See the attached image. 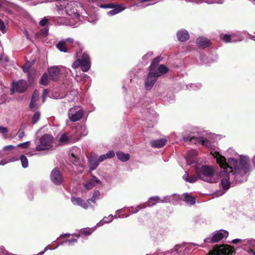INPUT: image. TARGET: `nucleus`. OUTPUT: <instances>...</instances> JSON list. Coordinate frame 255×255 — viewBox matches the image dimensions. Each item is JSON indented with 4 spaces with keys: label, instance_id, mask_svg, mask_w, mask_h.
<instances>
[{
    "label": "nucleus",
    "instance_id": "obj_1",
    "mask_svg": "<svg viewBox=\"0 0 255 255\" xmlns=\"http://www.w3.org/2000/svg\"><path fill=\"white\" fill-rule=\"evenodd\" d=\"M211 154L216 159L221 171L218 175L214 167L202 166L200 171H196L199 179L209 183H216L220 176L224 190H228L234 182L241 183L247 181L252 169L248 156L241 155L239 159L231 157L227 161L226 158L218 151H211Z\"/></svg>",
    "mask_w": 255,
    "mask_h": 255
},
{
    "label": "nucleus",
    "instance_id": "obj_2",
    "mask_svg": "<svg viewBox=\"0 0 255 255\" xmlns=\"http://www.w3.org/2000/svg\"><path fill=\"white\" fill-rule=\"evenodd\" d=\"M64 3L62 6L65 7V11L67 15L64 22L66 25L73 27H77L82 22L81 15L77 12L76 4L73 1H70L66 3Z\"/></svg>",
    "mask_w": 255,
    "mask_h": 255
},
{
    "label": "nucleus",
    "instance_id": "obj_3",
    "mask_svg": "<svg viewBox=\"0 0 255 255\" xmlns=\"http://www.w3.org/2000/svg\"><path fill=\"white\" fill-rule=\"evenodd\" d=\"M72 67L74 69L80 67L81 70L84 72L88 71L91 68V61L89 54L84 52L81 58H78L73 62Z\"/></svg>",
    "mask_w": 255,
    "mask_h": 255
},
{
    "label": "nucleus",
    "instance_id": "obj_4",
    "mask_svg": "<svg viewBox=\"0 0 255 255\" xmlns=\"http://www.w3.org/2000/svg\"><path fill=\"white\" fill-rule=\"evenodd\" d=\"M234 244H238L241 248L245 250L250 251L255 255V239H235L231 241Z\"/></svg>",
    "mask_w": 255,
    "mask_h": 255
},
{
    "label": "nucleus",
    "instance_id": "obj_5",
    "mask_svg": "<svg viewBox=\"0 0 255 255\" xmlns=\"http://www.w3.org/2000/svg\"><path fill=\"white\" fill-rule=\"evenodd\" d=\"M67 115L70 121L76 122L82 119L84 111L81 107L76 106L69 109Z\"/></svg>",
    "mask_w": 255,
    "mask_h": 255
},
{
    "label": "nucleus",
    "instance_id": "obj_6",
    "mask_svg": "<svg viewBox=\"0 0 255 255\" xmlns=\"http://www.w3.org/2000/svg\"><path fill=\"white\" fill-rule=\"evenodd\" d=\"M53 137L49 134L43 135L40 138V144L36 147L37 151L49 149L53 146Z\"/></svg>",
    "mask_w": 255,
    "mask_h": 255
},
{
    "label": "nucleus",
    "instance_id": "obj_7",
    "mask_svg": "<svg viewBox=\"0 0 255 255\" xmlns=\"http://www.w3.org/2000/svg\"><path fill=\"white\" fill-rule=\"evenodd\" d=\"M229 232L225 230H220L215 231L212 237H208L204 240V243H213L218 242L224 238H227Z\"/></svg>",
    "mask_w": 255,
    "mask_h": 255
},
{
    "label": "nucleus",
    "instance_id": "obj_8",
    "mask_svg": "<svg viewBox=\"0 0 255 255\" xmlns=\"http://www.w3.org/2000/svg\"><path fill=\"white\" fill-rule=\"evenodd\" d=\"M159 77L156 69H149V73L145 80V87L146 90L151 89Z\"/></svg>",
    "mask_w": 255,
    "mask_h": 255
},
{
    "label": "nucleus",
    "instance_id": "obj_9",
    "mask_svg": "<svg viewBox=\"0 0 255 255\" xmlns=\"http://www.w3.org/2000/svg\"><path fill=\"white\" fill-rule=\"evenodd\" d=\"M183 140L184 141H189L192 142H194L195 144L201 143L202 145L208 147H209L211 145V142L209 140L202 136L192 137L189 135L184 137Z\"/></svg>",
    "mask_w": 255,
    "mask_h": 255
},
{
    "label": "nucleus",
    "instance_id": "obj_10",
    "mask_svg": "<svg viewBox=\"0 0 255 255\" xmlns=\"http://www.w3.org/2000/svg\"><path fill=\"white\" fill-rule=\"evenodd\" d=\"M233 253L230 246L224 245L215 249L211 255H233Z\"/></svg>",
    "mask_w": 255,
    "mask_h": 255
},
{
    "label": "nucleus",
    "instance_id": "obj_11",
    "mask_svg": "<svg viewBox=\"0 0 255 255\" xmlns=\"http://www.w3.org/2000/svg\"><path fill=\"white\" fill-rule=\"evenodd\" d=\"M50 179L52 182L56 185L60 184L63 181L62 174L57 167L54 168L51 171Z\"/></svg>",
    "mask_w": 255,
    "mask_h": 255
},
{
    "label": "nucleus",
    "instance_id": "obj_12",
    "mask_svg": "<svg viewBox=\"0 0 255 255\" xmlns=\"http://www.w3.org/2000/svg\"><path fill=\"white\" fill-rule=\"evenodd\" d=\"M61 68L62 66L60 65L52 66L49 68L48 73L52 80L57 81L59 79Z\"/></svg>",
    "mask_w": 255,
    "mask_h": 255
},
{
    "label": "nucleus",
    "instance_id": "obj_13",
    "mask_svg": "<svg viewBox=\"0 0 255 255\" xmlns=\"http://www.w3.org/2000/svg\"><path fill=\"white\" fill-rule=\"evenodd\" d=\"M88 162L89 164L90 170L93 171L96 169L99 163L102 162L99 161V156L98 157L97 154H92L88 159Z\"/></svg>",
    "mask_w": 255,
    "mask_h": 255
},
{
    "label": "nucleus",
    "instance_id": "obj_14",
    "mask_svg": "<svg viewBox=\"0 0 255 255\" xmlns=\"http://www.w3.org/2000/svg\"><path fill=\"white\" fill-rule=\"evenodd\" d=\"M27 88L25 81L21 80L16 83H13L12 90L19 93L24 92Z\"/></svg>",
    "mask_w": 255,
    "mask_h": 255
},
{
    "label": "nucleus",
    "instance_id": "obj_15",
    "mask_svg": "<svg viewBox=\"0 0 255 255\" xmlns=\"http://www.w3.org/2000/svg\"><path fill=\"white\" fill-rule=\"evenodd\" d=\"M198 153L195 150H191L188 152L186 156V163L189 165L195 163V158L197 156Z\"/></svg>",
    "mask_w": 255,
    "mask_h": 255
},
{
    "label": "nucleus",
    "instance_id": "obj_16",
    "mask_svg": "<svg viewBox=\"0 0 255 255\" xmlns=\"http://www.w3.org/2000/svg\"><path fill=\"white\" fill-rule=\"evenodd\" d=\"M161 0H139L138 2L135 3L133 6L139 7L141 8L153 5L160 1Z\"/></svg>",
    "mask_w": 255,
    "mask_h": 255
},
{
    "label": "nucleus",
    "instance_id": "obj_17",
    "mask_svg": "<svg viewBox=\"0 0 255 255\" xmlns=\"http://www.w3.org/2000/svg\"><path fill=\"white\" fill-rule=\"evenodd\" d=\"M71 202L74 205L79 206L84 209H87L89 207V203L79 197H72Z\"/></svg>",
    "mask_w": 255,
    "mask_h": 255
},
{
    "label": "nucleus",
    "instance_id": "obj_18",
    "mask_svg": "<svg viewBox=\"0 0 255 255\" xmlns=\"http://www.w3.org/2000/svg\"><path fill=\"white\" fill-rule=\"evenodd\" d=\"M100 183H101V181L96 176H93L91 180L84 184V186L87 190H90L93 188L97 184Z\"/></svg>",
    "mask_w": 255,
    "mask_h": 255
},
{
    "label": "nucleus",
    "instance_id": "obj_19",
    "mask_svg": "<svg viewBox=\"0 0 255 255\" xmlns=\"http://www.w3.org/2000/svg\"><path fill=\"white\" fill-rule=\"evenodd\" d=\"M177 37L180 41H185L189 39V35L186 30L181 29L177 32Z\"/></svg>",
    "mask_w": 255,
    "mask_h": 255
},
{
    "label": "nucleus",
    "instance_id": "obj_20",
    "mask_svg": "<svg viewBox=\"0 0 255 255\" xmlns=\"http://www.w3.org/2000/svg\"><path fill=\"white\" fill-rule=\"evenodd\" d=\"M196 44L202 47L205 48L209 46L211 44L210 41L206 38L200 37L196 39Z\"/></svg>",
    "mask_w": 255,
    "mask_h": 255
},
{
    "label": "nucleus",
    "instance_id": "obj_21",
    "mask_svg": "<svg viewBox=\"0 0 255 255\" xmlns=\"http://www.w3.org/2000/svg\"><path fill=\"white\" fill-rule=\"evenodd\" d=\"M235 35L233 34L232 35L225 34L222 37L223 40L227 43L228 42H234L237 41H241L242 40V37H239L238 38H235Z\"/></svg>",
    "mask_w": 255,
    "mask_h": 255
},
{
    "label": "nucleus",
    "instance_id": "obj_22",
    "mask_svg": "<svg viewBox=\"0 0 255 255\" xmlns=\"http://www.w3.org/2000/svg\"><path fill=\"white\" fill-rule=\"evenodd\" d=\"M126 9V7L123 5H118L113 9L109 11L107 14L109 16H113L123 11Z\"/></svg>",
    "mask_w": 255,
    "mask_h": 255
},
{
    "label": "nucleus",
    "instance_id": "obj_23",
    "mask_svg": "<svg viewBox=\"0 0 255 255\" xmlns=\"http://www.w3.org/2000/svg\"><path fill=\"white\" fill-rule=\"evenodd\" d=\"M166 143V140L163 138L153 140L151 142L152 146L156 148H161Z\"/></svg>",
    "mask_w": 255,
    "mask_h": 255
},
{
    "label": "nucleus",
    "instance_id": "obj_24",
    "mask_svg": "<svg viewBox=\"0 0 255 255\" xmlns=\"http://www.w3.org/2000/svg\"><path fill=\"white\" fill-rule=\"evenodd\" d=\"M183 196L184 197V200L187 205H192L195 203V198L191 194L184 193Z\"/></svg>",
    "mask_w": 255,
    "mask_h": 255
},
{
    "label": "nucleus",
    "instance_id": "obj_25",
    "mask_svg": "<svg viewBox=\"0 0 255 255\" xmlns=\"http://www.w3.org/2000/svg\"><path fill=\"white\" fill-rule=\"evenodd\" d=\"M118 158L122 162H126L130 158L129 154L122 151H118L116 153Z\"/></svg>",
    "mask_w": 255,
    "mask_h": 255
},
{
    "label": "nucleus",
    "instance_id": "obj_26",
    "mask_svg": "<svg viewBox=\"0 0 255 255\" xmlns=\"http://www.w3.org/2000/svg\"><path fill=\"white\" fill-rule=\"evenodd\" d=\"M115 156L114 150H110L107 153L99 156V161L103 162L107 159H111Z\"/></svg>",
    "mask_w": 255,
    "mask_h": 255
},
{
    "label": "nucleus",
    "instance_id": "obj_27",
    "mask_svg": "<svg viewBox=\"0 0 255 255\" xmlns=\"http://www.w3.org/2000/svg\"><path fill=\"white\" fill-rule=\"evenodd\" d=\"M0 135L4 139L11 138V134L8 132V128L3 126H0Z\"/></svg>",
    "mask_w": 255,
    "mask_h": 255
},
{
    "label": "nucleus",
    "instance_id": "obj_28",
    "mask_svg": "<svg viewBox=\"0 0 255 255\" xmlns=\"http://www.w3.org/2000/svg\"><path fill=\"white\" fill-rule=\"evenodd\" d=\"M114 220V216L110 215L108 217H104L103 219L97 224L96 227L102 226L104 224L111 223Z\"/></svg>",
    "mask_w": 255,
    "mask_h": 255
},
{
    "label": "nucleus",
    "instance_id": "obj_29",
    "mask_svg": "<svg viewBox=\"0 0 255 255\" xmlns=\"http://www.w3.org/2000/svg\"><path fill=\"white\" fill-rule=\"evenodd\" d=\"M157 203H160V198L158 196L149 198L147 202L145 203L146 207H151L155 205Z\"/></svg>",
    "mask_w": 255,
    "mask_h": 255
},
{
    "label": "nucleus",
    "instance_id": "obj_30",
    "mask_svg": "<svg viewBox=\"0 0 255 255\" xmlns=\"http://www.w3.org/2000/svg\"><path fill=\"white\" fill-rule=\"evenodd\" d=\"M183 179L186 182L193 183L197 180L198 177L194 175H189L186 172L183 176Z\"/></svg>",
    "mask_w": 255,
    "mask_h": 255
},
{
    "label": "nucleus",
    "instance_id": "obj_31",
    "mask_svg": "<svg viewBox=\"0 0 255 255\" xmlns=\"http://www.w3.org/2000/svg\"><path fill=\"white\" fill-rule=\"evenodd\" d=\"M179 196L174 194L171 196H166L163 198L162 199H160V203H168L171 202L173 199H179Z\"/></svg>",
    "mask_w": 255,
    "mask_h": 255
},
{
    "label": "nucleus",
    "instance_id": "obj_32",
    "mask_svg": "<svg viewBox=\"0 0 255 255\" xmlns=\"http://www.w3.org/2000/svg\"><path fill=\"white\" fill-rule=\"evenodd\" d=\"M168 68L164 65H160L157 69H156V72L158 74L159 77L162 75L165 74L168 72Z\"/></svg>",
    "mask_w": 255,
    "mask_h": 255
},
{
    "label": "nucleus",
    "instance_id": "obj_33",
    "mask_svg": "<svg viewBox=\"0 0 255 255\" xmlns=\"http://www.w3.org/2000/svg\"><path fill=\"white\" fill-rule=\"evenodd\" d=\"M65 43V41L61 40L57 44L56 47L61 52H67V49Z\"/></svg>",
    "mask_w": 255,
    "mask_h": 255
},
{
    "label": "nucleus",
    "instance_id": "obj_34",
    "mask_svg": "<svg viewBox=\"0 0 255 255\" xmlns=\"http://www.w3.org/2000/svg\"><path fill=\"white\" fill-rule=\"evenodd\" d=\"M145 207H146V203H143L135 208L130 207L129 208V211L130 212L131 214H134L137 213L140 209L145 208Z\"/></svg>",
    "mask_w": 255,
    "mask_h": 255
},
{
    "label": "nucleus",
    "instance_id": "obj_35",
    "mask_svg": "<svg viewBox=\"0 0 255 255\" xmlns=\"http://www.w3.org/2000/svg\"><path fill=\"white\" fill-rule=\"evenodd\" d=\"M78 133L81 135V136H84L88 134V130L87 127L85 125L80 127Z\"/></svg>",
    "mask_w": 255,
    "mask_h": 255
},
{
    "label": "nucleus",
    "instance_id": "obj_36",
    "mask_svg": "<svg viewBox=\"0 0 255 255\" xmlns=\"http://www.w3.org/2000/svg\"><path fill=\"white\" fill-rule=\"evenodd\" d=\"M202 85L199 83L190 84L186 86L188 89L190 90L197 91L201 88Z\"/></svg>",
    "mask_w": 255,
    "mask_h": 255
},
{
    "label": "nucleus",
    "instance_id": "obj_37",
    "mask_svg": "<svg viewBox=\"0 0 255 255\" xmlns=\"http://www.w3.org/2000/svg\"><path fill=\"white\" fill-rule=\"evenodd\" d=\"M49 31V28L47 27H45L44 28L41 29L37 34L38 37H46Z\"/></svg>",
    "mask_w": 255,
    "mask_h": 255
},
{
    "label": "nucleus",
    "instance_id": "obj_38",
    "mask_svg": "<svg viewBox=\"0 0 255 255\" xmlns=\"http://www.w3.org/2000/svg\"><path fill=\"white\" fill-rule=\"evenodd\" d=\"M19 159L22 167L24 168H27L28 166V161L27 157L25 155H22L19 157Z\"/></svg>",
    "mask_w": 255,
    "mask_h": 255
},
{
    "label": "nucleus",
    "instance_id": "obj_39",
    "mask_svg": "<svg viewBox=\"0 0 255 255\" xmlns=\"http://www.w3.org/2000/svg\"><path fill=\"white\" fill-rule=\"evenodd\" d=\"M161 59L162 58L160 56L157 57L156 58H154L153 60L152 63H151V65L149 67V69H156V66L161 60Z\"/></svg>",
    "mask_w": 255,
    "mask_h": 255
},
{
    "label": "nucleus",
    "instance_id": "obj_40",
    "mask_svg": "<svg viewBox=\"0 0 255 255\" xmlns=\"http://www.w3.org/2000/svg\"><path fill=\"white\" fill-rule=\"evenodd\" d=\"M48 83L49 78L48 77V75L47 74V73H45L41 76L40 79V83L43 85L46 86L48 84Z\"/></svg>",
    "mask_w": 255,
    "mask_h": 255
},
{
    "label": "nucleus",
    "instance_id": "obj_41",
    "mask_svg": "<svg viewBox=\"0 0 255 255\" xmlns=\"http://www.w3.org/2000/svg\"><path fill=\"white\" fill-rule=\"evenodd\" d=\"M59 141L61 143L65 144L70 142V139L66 133H64L61 136Z\"/></svg>",
    "mask_w": 255,
    "mask_h": 255
},
{
    "label": "nucleus",
    "instance_id": "obj_42",
    "mask_svg": "<svg viewBox=\"0 0 255 255\" xmlns=\"http://www.w3.org/2000/svg\"><path fill=\"white\" fill-rule=\"evenodd\" d=\"M100 196V192L98 190H96L93 195L92 197L87 200V202L90 203V201L95 203L96 200L99 199Z\"/></svg>",
    "mask_w": 255,
    "mask_h": 255
},
{
    "label": "nucleus",
    "instance_id": "obj_43",
    "mask_svg": "<svg viewBox=\"0 0 255 255\" xmlns=\"http://www.w3.org/2000/svg\"><path fill=\"white\" fill-rule=\"evenodd\" d=\"M95 230V227L92 228H85L81 230V234L85 236H89Z\"/></svg>",
    "mask_w": 255,
    "mask_h": 255
},
{
    "label": "nucleus",
    "instance_id": "obj_44",
    "mask_svg": "<svg viewBox=\"0 0 255 255\" xmlns=\"http://www.w3.org/2000/svg\"><path fill=\"white\" fill-rule=\"evenodd\" d=\"M40 117V113L39 112H36L33 116L32 120L34 124H36L39 120Z\"/></svg>",
    "mask_w": 255,
    "mask_h": 255
},
{
    "label": "nucleus",
    "instance_id": "obj_45",
    "mask_svg": "<svg viewBox=\"0 0 255 255\" xmlns=\"http://www.w3.org/2000/svg\"><path fill=\"white\" fill-rule=\"evenodd\" d=\"M6 30L7 29L5 24L4 22L0 19V31L2 33H4L6 32Z\"/></svg>",
    "mask_w": 255,
    "mask_h": 255
},
{
    "label": "nucleus",
    "instance_id": "obj_46",
    "mask_svg": "<svg viewBox=\"0 0 255 255\" xmlns=\"http://www.w3.org/2000/svg\"><path fill=\"white\" fill-rule=\"evenodd\" d=\"M49 23V20L45 17L42 18L39 22V25L41 26H47Z\"/></svg>",
    "mask_w": 255,
    "mask_h": 255
},
{
    "label": "nucleus",
    "instance_id": "obj_47",
    "mask_svg": "<svg viewBox=\"0 0 255 255\" xmlns=\"http://www.w3.org/2000/svg\"><path fill=\"white\" fill-rule=\"evenodd\" d=\"M29 144H30V142L29 141H26V142H23V143H19L17 146V147H21L22 148H27L29 146Z\"/></svg>",
    "mask_w": 255,
    "mask_h": 255
},
{
    "label": "nucleus",
    "instance_id": "obj_48",
    "mask_svg": "<svg viewBox=\"0 0 255 255\" xmlns=\"http://www.w3.org/2000/svg\"><path fill=\"white\" fill-rule=\"evenodd\" d=\"M224 0H210L209 1H206V2L209 4H213V3L222 4L224 3Z\"/></svg>",
    "mask_w": 255,
    "mask_h": 255
},
{
    "label": "nucleus",
    "instance_id": "obj_49",
    "mask_svg": "<svg viewBox=\"0 0 255 255\" xmlns=\"http://www.w3.org/2000/svg\"><path fill=\"white\" fill-rule=\"evenodd\" d=\"M177 253L175 249H172L170 251L166 252L164 253V255H177Z\"/></svg>",
    "mask_w": 255,
    "mask_h": 255
},
{
    "label": "nucleus",
    "instance_id": "obj_50",
    "mask_svg": "<svg viewBox=\"0 0 255 255\" xmlns=\"http://www.w3.org/2000/svg\"><path fill=\"white\" fill-rule=\"evenodd\" d=\"M14 148L15 146L12 145H6L3 147V150L4 151H10L13 149Z\"/></svg>",
    "mask_w": 255,
    "mask_h": 255
},
{
    "label": "nucleus",
    "instance_id": "obj_51",
    "mask_svg": "<svg viewBox=\"0 0 255 255\" xmlns=\"http://www.w3.org/2000/svg\"><path fill=\"white\" fill-rule=\"evenodd\" d=\"M39 96L38 92L36 90H35L32 94L31 99L33 100V101H36L37 99Z\"/></svg>",
    "mask_w": 255,
    "mask_h": 255
},
{
    "label": "nucleus",
    "instance_id": "obj_52",
    "mask_svg": "<svg viewBox=\"0 0 255 255\" xmlns=\"http://www.w3.org/2000/svg\"><path fill=\"white\" fill-rule=\"evenodd\" d=\"M0 254L1 255H7L9 254L8 252L5 249L3 246L0 247Z\"/></svg>",
    "mask_w": 255,
    "mask_h": 255
},
{
    "label": "nucleus",
    "instance_id": "obj_53",
    "mask_svg": "<svg viewBox=\"0 0 255 255\" xmlns=\"http://www.w3.org/2000/svg\"><path fill=\"white\" fill-rule=\"evenodd\" d=\"M25 135L24 132L23 130L19 129L17 133V136L18 137L21 139H22Z\"/></svg>",
    "mask_w": 255,
    "mask_h": 255
},
{
    "label": "nucleus",
    "instance_id": "obj_54",
    "mask_svg": "<svg viewBox=\"0 0 255 255\" xmlns=\"http://www.w3.org/2000/svg\"><path fill=\"white\" fill-rule=\"evenodd\" d=\"M61 71H64L66 74H69L72 73L71 70L68 68L62 66Z\"/></svg>",
    "mask_w": 255,
    "mask_h": 255
},
{
    "label": "nucleus",
    "instance_id": "obj_55",
    "mask_svg": "<svg viewBox=\"0 0 255 255\" xmlns=\"http://www.w3.org/2000/svg\"><path fill=\"white\" fill-rule=\"evenodd\" d=\"M49 0H44V1H40V0H38V1H32V4L33 5H36L38 4H41V3H46V2H49Z\"/></svg>",
    "mask_w": 255,
    "mask_h": 255
},
{
    "label": "nucleus",
    "instance_id": "obj_56",
    "mask_svg": "<svg viewBox=\"0 0 255 255\" xmlns=\"http://www.w3.org/2000/svg\"><path fill=\"white\" fill-rule=\"evenodd\" d=\"M153 55L152 52H148L145 55H144L142 58L144 60L147 59L149 57H151Z\"/></svg>",
    "mask_w": 255,
    "mask_h": 255
},
{
    "label": "nucleus",
    "instance_id": "obj_57",
    "mask_svg": "<svg viewBox=\"0 0 255 255\" xmlns=\"http://www.w3.org/2000/svg\"><path fill=\"white\" fill-rule=\"evenodd\" d=\"M48 91L47 89H44V91H43V96H42L43 102H44L45 99L46 98V97L48 96Z\"/></svg>",
    "mask_w": 255,
    "mask_h": 255
},
{
    "label": "nucleus",
    "instance_id": "obj_58",
    "mask_svg": "<svg viewBox=\"0 0 255 255\" xmlns=\"http://www.w3.org/2000/svg\"><path fill=\"white\" fill-rule=\"evenodd\" d=\"M77 241V239H72V240H66L65 242H68V244H69V246H72L73 245L74 243H76Z\"/></svg>",
    "mask_w": 255,
    "mask_h": 255
},
{
    "label": "nucleus",
    "instance_id": "obj_59",
    "mask_svg": "<svg viewBox=\"0 0 255 255\" xmlns=\"http://www.w3.org/2000/svg\"><path fill=\"white\" fill-rule=\"evenodd\" d=\"M122 212V209H119L116 211V214L114 216V218H120V216L119 215V214H121Z\"/></svg>",
    "mask_w": 255,
    "mask_h": 255
},
{
    "label": "nucleus",
    "instance_id": "obj_60",
    "mask_svg": "<svg viewBox=\"0 0 255 255\" xmlns=\"http://www.w3.org/2000/svg\"><path fill=\"white\" fill-rule=\"evenodd\" d=\"M19 159V157L17 156H14L12 158H11L9 159V160L8 161H7V162H14V161H17Z\"/></svg>",
    "mask_w": 255,
    "mask_h": 255
},
{
    "label": "nucleus",
    "instance_id": "obj_61",
    "mask_svg": "<svg viewBox=\"0 0 255 255\" xmlns=\"http://www.w3.org/2000/svg\"><path fill=\"white\" fill-rule=\"evenodd\" d=\"M76 157L72 155L71 158V161L73 162V164L77 165V161H76Z\"/></svg>",
    "mask_w": 255,
    "mask_h": 255
},
{
    "label": "nucleus",
    "instance_id": "obj_62",
    "mask_svg": "<svg viewBox=\"0 0 255 255\" xmlns=\"http://www.w3.org/2000/svg\"><path fill=\"white\" fill-rule=\"evenodd\" d=\"M100 7H102V8H112L113 7V5L111 4H104V5H101L100 6Z\"/></svg>",
    "mask_w": 255,
    "mask_h": 255
},
{
    "label": "nucleus",
    "instance_id": "obj_63",
    "mask_svg": "<svg viewBox=\"0 0 255 255\" xmlns=\"http://www.w3.org/2000/svg\"><path fill=\"white\" fill-rule=\"evenodd\" d=\"M35 103H36V101H33V100L31 99V102L29 105V107L31 109L34 108Z\"/></svg>",
    "mask_w": 255,
    "mask_h": 255
},
{
    "label": "nucleus",
    "instance_id": "obj_64",
    "mask_svg": "<svg viewBox=\"0 0 255 255\" xmlns=\"http://www.w3.org/2000/svg\"><path fill=\"white\" fill-rule=\"evenodd\" d=\"M64 41H65L66 42H68L69 43H73L74 42V39L72 38H68L67 39H65V40H63Z\"/></svg>",
    "mask_w": 255,
    "mask_h": 255
}]
</instances>
